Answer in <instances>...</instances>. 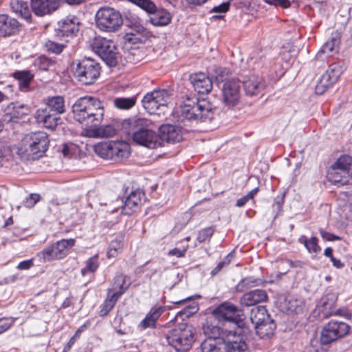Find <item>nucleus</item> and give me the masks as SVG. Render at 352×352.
I'll return each instance as SVG.
<instances>
[{
  "label": "nucleus",
  "instance_id": "de8ad7c7",
  "mask_svg": "<svg viewBox=\"0 0 352 352\" xmlns=\"http://www.w3.org/2000/svg\"><path fill=\"white\" fill-rule=\"evenodd\" d=\"M233 258V253L230 252L227 256H226L223 259L219 262L217 265L212 270L211 275L215 276L217 275L223 267H227L231 263V261Z\"/></svg>",
  "mask_w": 352,
  "mask_h": 352
},
{
  "label": "nucleus",
  "instance_id": "9b49d317",
  "mask_svg": "<svg viewBox=\"0 0 352 352\" xmlns=\"http://www.w3.org/2000/svg\"><path fill=\"white\" fill-rule=\"evenodd\" d=\"M150 14L149 21L155 26H164L170 22V14L165 10H157L151 0H128Z\"/></svg>",
  "mask_w": 352,
  "mask_h": 352
},
{
  "label": "nucleus",
  "instance_id": "473e14b6",
  "mask_svg": "<svg viewBox=\"0 0 352 352\" xmlns=\"http://www.w3.org/2000/svg\"><path fill=\"white\" fill-rule=\"evenodd\" d=\"M270 318H271L270 316L264 306L255 307L251 309L250 320L254 327L266 320L269 321Z\"/></svg>",
  "mask_w": 352,
  "mask_h": 352
},
{
  "label": "nucleus",
  "instance_id": "4c0bfd02",
  "mask_svg": "<svg viewBox=\"0 0 352 352\" xmlns=\"http://www.w3.org/2000/svg\"><path fill=\"white\" fill-rule=\"evenodd\" d=\"M118 299V297H116L111 293V289H108L107 297L101 305V309L99 311L100 316L104 317L107 316L113 309Z\"/></svg>",
  "mask_w": 352,
  "mask_h": 352
},
{
  "label": "nucleus",
  "instance_id": "58836bf2",
  "mask_svg": "<svg viewBox=\"0 0 352 352\" xmlns=\"http://www.w3.org/2000/svg\"><path fill=\"white\" fill-rule=\"evenodd\" d=\"M14 77L18 80L21 89L28 90L33 75L30 71H19L14 73Z\"/></svg>",
  "mask_w": 352,
  "mask_h": 352
},
{
  "label": "nucleus",
  "instance_id": "4468645a",
  "mask_svg": "<svg viewBox=\"0 0 352 352\" xmlns=\"http://www.w3.org/2000/svg\"><path fill=\"white\" fill-rule=\"evenodd\" d=\"M332 168L334 173H331V180L334 183L345 184L347 178L352 177V157L341 156L332 166Z\"/></svg>",
  "mask_w": 352,
  "mask_h": 352
},
{
  "label": "nucleus",
  "instance_id": "72a5a7b5",
  "mask_svg": "<svg viewBox=\"0 0 352 352\" xmlns=\"http://www.w3.org/2000/svg\"><path fill=\"white\" fill-rule=\"evenodd\" d=\"M256 334L261 338H270L274 335V331L276 328V323L274 320L272 318L269 319V321L266 320L264 322H262L259 325L255 326L254 327Z\"/></svg>",
  "mask_w": 352,
  "mask_h": 352
},
{
  "label": "nucleus",
  "instance_id": "6e6d98bb",
  "mask_svg": "<svg viewBox=\"0 0 352 352\" xmlns=\"http://www.w3.org/2000/svg\"><path fill=\"white\" fill-rule=\"evenodd\" d=\"M285 195L276 197L275 201L272 206L274 212V218L282 211V206L284 203Z\"/></svg>",
  "mask_w": 352,
  "mask_h": 352
},
{
  "label": "nucleus",
  "instance_id": "c03bdc74",
  "mask_svg": "<svg viewBox=\"0 0 352 352\" xmlns=\"http://www.w3.org/2000/svg\"><path fill=\"white\" fill-rule=\"evenodd\" d=\"M123 248V242L121 239L113 240L109 247L107 255L109 258L115 257L119 251Z\"/></svg>",
  "mask_w": 352,
  "mask_h": 352
},
{
  "label": "nucleus",
  "instance_id": "f8f14e48",
  "mask_svg": "<svg viewBox=\"0 0 352 352\" xmlns=\"http://www.w3.org/2000/svg\"><path fill=\"white\" fill-rule=\"evenodd\" d=\"M349 329L345 322L331 320L322 328L320 342L322 345H328L346 335Z\"/></svg>",
  "mask_w": 352,
  "mask_h": 352
},
{
  "label": "nucleus",
  "instance_id": "052dcab7",
  "mask_svg": "<svg viewBox=\"0 0 352 352\" xmlns=\"http://www.w3.org/2000/svg\"><path fill=\"white\" fill-rule=\"evenodd\" d=\"M197 310V308L196 306H186L184 309L178 312L177 316L181 317L184 316L185 317H190L191 315L194 314Z\"/></svg>",
  "mask_w": 352,
  "mask_h": 352
},
{
  "label": "nucleus",
  "instance_id": "cd10ccee",
  "mask_svg": "<svg viewBox=\"0 0 352 352\" xmlns=\"http://www.w3.org/2000/svg\"><path fill=\"white\" fill-rule=\"evenodd\" d=\"M162 306L155 307L151 309L146 317L140 322L139 327L142 329L147 328L154 329L156 327V322L164 311Z\"/></svg>",
  "mask_w": 352,
  "mask_h": 352
},
{
  "label": "nucleus",
  "instance_id": "dca6fc26",
  "mask_svg": "<svg viewBox=\"0 0 352 352\" xmlns=\"http://www.w3.org/2000/svg\"><path fill=\"white\" fill-rule=\"evenodd\" d=\"M34 118L38 124L51 130H54L62 123L60 116L45 107H41L36 111Z\"/></svg>",
  "mask_w": 352,
  "mask_h": 352
},
{
  "label": "nucleus",
  "instance_id": "0e129e2a",
  "mask_svg": "<svg viewBox=\"0 0 352 352\" xmlns=\"http://www.w3.org/2000/svg\"><path fill=\"white\" fill-rule=\"evenodd\" d=\"M186 252V248L179 249L177 248H175L170 250H169L168 254L169 256H175L178 258L184 257Z\"/></svg>",
  "mask_w": 352,
  "mask_h": 352
},
{
  "label": "nucleus",
  "instance_id": "a211bd4d",
  "mask_svg": "<svg viewBox=\"0 0 352 352\" xmlns=\"http://www.w3.org/2000/svg\"><path fill=\"white\" fill-rule=\"evenodd\" d=\"M241 81L243 85L246 95L250 96L258 95L265 87L263 79L255 74H250L248 76H245Z\"/></svg>",
  "mask_w": 352,
  "mask_h": 352
},
{
  "label": "nucleus",
  "instance_id": "f257e3e1",
  "mask_svg": "<svg viewBox=\"0 0 352 352\" xmlns=\"http://www.w3.org/2000/svg\"><path fill=\"white\" fill-rule=\"evenodd\" d=\"M76 121L87 127L98 126L104 118V102L98 98L86 96L79 98L72 106Z\"/></svg>",
  "mask_w": 352,
  "mask_h": 352
},
{
  "label": "nucleus",
  "instance_id": "ea45409f",
  "mask_svg": "<svg viewBox=\"0 0 352 352\" xmlns=\"http://www.w3.org/2000/svg\"><path fill=\"white\" fill-rule=\"evenodd\" d=\"M136 97L116 98L113 100L115 107L119 109L127 110L132 108L136 103Z\"/></svg>",
  "mask_w": 352,
  "mask_h": 352
},
{
  "label": "nucleus",
  "instance_id": "a18cd8bd",
  "mask_svg": "<svg viewBox=\"0 0 352 352\" xmlns=\"http://www.w3.org/2000/svg\"><path fill=\"white\" fill-rule=\"evenodd\" d=\"M54 63L52 60L44 56L38 57L34 62L35 66L42 71L47 70Z\"/></svg>",
  "mask_w": 352,
  "mask_h": 352
},
{
  "label": "nucleus",
  "instance_id": "5701e85b",
  "mask_svg": "<svg viewBox=\"0 0 352 352\" xmlns=\"http://www.w3.org/2000/svg\"><path fill=\"white\" fill-rule=\"evenodd\" d=\"M144 195V193L140 190L131 192L122 206V213L130 215L135 212L141 204Z\"/></svg>",
  "mask_w": 352,
  "mask_h": 352
},
{
  "label": "nucleus",
  "instance_id": "864d4df0",
  "mask_svg": "<svg viewBox=\"0 0 352 352\" xmlns=\"http://www.w3.org/2000/svg\"><path fill=\"white\" fill-rule=\"evenodd\" d=\"M331 85L330 83L324 78L322 76L320 78L319 81L316 85L315 91L317 94L321 95L324 94L327 89H329Z\"/></svg>",
  "mask_w": 352,
  "mask_h": 352
},
{
  "label": "nucleus",
  "instance_id": "c9c22d12",
  "mask_svg": "<svg viewBox=\"0 0 352 352\" xmlns=\"http://www.w3.org/2000/svg\"><path fill=\"white\" fill-rule=\"evenodd\" d=\"M10 5L12 12L19 14L21 17L26 20H29L31 18V14L26 2L22 0H12Z\"/></svg>",
  "mask_w": 352,
  "mask_h": 352
},
{
  "label": "nucleus",
  "instance_id": "09e8293b",
  "mask_svg": "<svg viewBox=\"0 0 352 352\" xmlns=\"http://www.w3.org/2000/svg\"><path fill=\"white\" fill-rule=\"evenodd\" d=\"M100 138H111L116 134L117 129L111 124L98 127Z\"/></svg>",
  "mask_w": 352,
  "mask_h": 352
},
{
  "label": "nucleus",
  "instance_id": "774afa93",
  "mask_svg": "<svg viewBox=\"0 0 352 352\" xmlns=\"http://www.w3.org/2000/svg\"><path fill=\"white\" fill-rule=\"evenodd\" d=\"M12 325V322H7L4 318H0V333L8 330Z\"/></svg>",
  "mask_w": 352,
  "mask_h": 352
},
{
  "label": "nucleus",
  "instance_id": "b1692460",
  "mask_svg": "<svg viewBox=\"0 0 352 352\" xmlns=\"http://www.w3.org/2000/svg\"><path fill=\"white\" fill-rule=\"evenodd\" d=\"M80 22L75 16H68L58 23V30L63 36H72L79 30Z\"/></svg>",
  "mask_w": 352,
  "mask_h": 352
},
{
  "label": "nucleus",
  "instance_id": "4d7b16f0",
  "mask_svg": "<svg viewBox=\"0 0 352 352\" xmlns=\"http://www.w3.org/2000/svg\"><path fill=\"white\" fill-rule=\"evenodd\" d=\"M228 352H249L245 340L228 347Z\"/></svg>",
  "mask_w": 352,
  "mask_h": 352
},
{
  "label": "nucleus",
  "instance_id": "603ef678",
  "mask_svg": "<svg viewBox=\"0 0 352 352\" xmlns=\"http://www.w3.org/2000/svg\"><path fill=\"white\" fill-rule=\"evenodd\" d=\"M214 233V229L212 227L206 228L200 230L197 234V239L200 243L208 241Z\"/></svg>",
  "mask_w": 352,
  "mask_h": 352
},
{
  "label": "nucleus",
  "instance_id": "6ab92c4d",
  "mask_svg": "<svg viewBox=\"0 0 352 352\" xmlns=\"http://www.w3.org/2000/svg\"><path fill=\"white\" fill-rule=\"evenodd\" d=\"M189 79L195 91L198 94H208L212 89L211 79L204 73L192 74L190 75Z\"/></svg>",
  "mask_w": 352,
  "mask_h": 352
},
{
  "label": "nucleus",
  "instance_id": "bb28decb",
  "mask_svg": "<svg viewBox=\"0 0 352 352\" xmlns=\"http://www.w3.org/2000/svg\"><path fill=\"white\" fill-rule=\"evenodd\" d=\"M130 285L131 280L129 277L120 274L114 277L112 287L108 289H111V293L120 298L129 288Z\"/></svg>",
  "mask_w": 352,
  "mask_h": 352
},
{
  "label": "nucleus",
  "instance_id": "13d9d810",
  "mask_svg": "<svg viewBox=\"0 0 352 352\" xmlns=\"http://www.w3.org/2000/svg\"><path fill=\"white\" fill-rule=\"evenodd\" d=\"M76 150V148L74 145H69L67 144H63L62 148V153L64 157L72 158L75 154Z\"/></svg>",
  "mask_w": 352,
  "mask_h": 352
},
{
  "label": "nucleus",
  "instance_id": "aec40b11",
  "mask_svg": "<svg viewBox=\"0 0 352 352\" xmlns=\"http://www.w3.org/2000/svg\"><path fill=\"white\" fill-rule=\"evenodd\" d=\"M59 6L58 0H31L33 12L39 16L51 14Z\"/></svg>",
  "mask_w": 352,
  "mask_h": 352
},
{
  "label": "nucleus",
  "instance_id": "2f4dec72",
  "mask_svg": "<svg viewBox=\"0 0 352 352\" xmlns=\"http://www.w3.org/2000/svg\"><path fill=\"white\" fill-rule=\"evenodd\" d=\"M284 309L289 314L303 313L306 309L305 300L302 298L291 297L285 300Z\"/></svg>",
  "mask_w": 352,
  "mask_h": 352
},
{
  "label": "nucleus",
  "instance_id": "f03ea898",
  "mask_svg": "<svg viewBox=\"0 0 352 352\" xmlns=\"http://www.w3.org/2000/svg\"><path fill=\"white\" fill-rule=\"evenodd\" d=\"M149 124L146 119L132 118L121 122L120 130L136 144L148 148H155L160 146V138L155 131L148 128Z\"/></svg>",
  "mask_w": 352,
  "mask_h": 352
},
{
  "label": "nucleus",
  "instance_id": "0eeeda50",
  "mask_svg": "<svg viewBox=\"0 0 352 352\" xmlns=\"http://www.w3.org/2000/svg\"><path fill=\"white\" fill-rule=\"evenodd\" d=\"M96 27L101 31L113 32L118 31L123 23L121 14L109 7L100 8L96 13Z\"/></svg>",
  "mask_w": 352,
  "mask_h": 352
},
{
  "label": "nucleus",
  "instance_id": "a878e982",
  "mask_svg": "<svg viewBox=\"0 0 352 352\" xmlns=\"http://www.w3.org/2000/svg\"><path fill=\"white\" fill-rule=\"evenodd\" d=\"M268 296L265 290L254 289L244 294L241 298V303L243 306L250 307L266 302Z\"/></svg>",
  "mask_w": 352,
  "mask_h": 352
},
{
  "label": "nucleus",
  "instance_id": "8fccbe9b",
  "mask_svg": "<svg viewBox=\"0 0 352 352\" xmlns=\"http://www.w3.org/2000/svg\"><path fill=\"white\" fill-rule=\"evenodd\" d=\"M45 47L48 52L58 54L63 52L65 45L49 40L45 43Z\"/></svg>",
  "mask_w": 352,
  "mask_h": 352
},
{
  "label": "nucleus",
  "instance_id": "c85d7f7f",
  "mask_svg": "<svg viewBox=\"0 0 352 352\" xmlns=\"http://www.w3.org/2000/svg\"><path fill=\"white\" fill-rule=\"evenodd\" d=\"M201 352H228L226 345L220 337H208L201 344Z\"/></svg>",
  "mask_w": 352,
  "mask_h": 352
},
{
  "label": "nucleus",
  "instance_id": "7c9ffc66",
  "mask_svg": "<svg viewBox=\"0 0 352 352\" xmlns=\"http://www.w3.org/2000/svg\"><path fill=\"white\" fill-rule=\"evenodd\" d=\"M340 44V38L338 35L327 41L316 55V60H324L323 55L331 56L338 52V47Z\"/></svg>",
  "mask_w": 352,
  "mask_h": 352
},
{
  "label": "nucleus",
  "instance_id": "79ce46f5",
  "mask_svg": "<svg viewBox=\"0 0 352 352\" xmlns=\"http://www.w3.org/2000/svg\"><path fill=\"white\" fill-rule=\"evenodd\" d=\"M151 94L155 96V100H156L158 103V106H160L164 111L165 109L167 107V103L169 99L168 91L166 90H157L153 91Z\"/></svg>",
  "mask_w": 352,
  "mask_h": 352
},
{
  "label": "nucleus",
  "instance_id": "4be33fe9",
  "mask_svg": "<svg viewBox=\"0 0 352 352\" xmlns=\"http://www.w3.org/2000/svg\"><path fill=\"white\" fill-rule=\"evenodd\" d=\"M4 120L8 122L13 121L14 119H19L30 113V107L25 104L19 102H11L5 108Z\"/></svg>",
  "mask_w": 352,
  "mask_h": 352
},
{
  "label": "nucleus",
  "instance_id": "f3484780",
  "mask_svg": "<svg viewBox=\"0 0 352 352\" xmlns=\"http://www.w3.org/2000/svg\"><path fill=\"white\" fill-rule=\"evenodd\" d=\"M158 137L160 138V146L163 142L168 143L179 142L182 140L180 126L172 124H164L160 127Z\"/></svg>",
  "mask_w": 352,
  "mask_h": 352
},
{
  "label": "nucleus",
  "instance_id": "1a4fd4ad",
  "mask_svg": "<svg viewBox=\"0 0 352 352\" xmlns=\"http://www.w3.org/2000/svg\"><path fill=\"white\" fill-rule=\"evenodd\" d=\"M91 47L93 50L110 67L118 63V51L115 43L103 37L94 39Z\"/></svg>",
  "mask_w": 352,
  "mask_h": 352
},
{
  "label": "nucleus",
  "instance_id": "37998d69",
  "mask_svg": "<svg viewBox=\"0 0 352 352\" xmlns=\"http://www.w3.org/2000/svg\"><path fill=\"white\" fill-rule=\"evenodd\" d=\"M226 328L219 327L218 325H212L211 324L207 323L206 326L204 327V331L206 334H208V337L218 338L221 337V333Z\"/></svg>",
  "mask_w": 352,
  "mask_h": 352
},
{
  "label": "nucleus",
  "instance_id": "a19ab883",
  "mask_svg": "<svg viewBox=\"0 0 352 352\" xmlns=\"http://www.w3.org/2000/svg\"><path fill=\"white\" fill-rule=\"evenodd\" d=\"M300 241L304 243L306 249L309 253L317 254L320 252L321 248L318 245V239L316 236H312L310 239H307L302 236L300 239Z\"/></svg>",
  "mask_w": 352,
  "mask_h": 352
},
{
  "label": "nucleus",
  "instance_id": "39448f33",
  "mask_svg": "<svg viewBox=\"0 0 352 352\" xmlns=\"http://www.w3.org/2000/svg\"><path fill=\"white\" fill-rule=\"evenodd\" d=\"M71 67L74 78L85 85L94 84L100 75V64L91 58L76 60Z\"/></svg>",
  "mask_w": 352,
  "mask_h": 352
},
{
  "label": "nucleus",
  "instance_id": "e433bc0d",
  "mask_svg": "<svg viewBox=\"0 0 352 352\" xmlns=\"http://www.w3.org/2000/svg\"><path fill=\"white\" fill-rule=\"evenodd\" d=\"M322 311L326 316H330L336 314L335 309L336 297L333 294H328L322 298L321 301Z\"/></svg>",
  "mask_w": 352,
  "mask_h": 352
},
{
  "label": "nucleus",
  "instance_id": "f704fd0d",
  "mask_svg": "<svg viewBox=\"0 0 352 352\" xmlns=\"http://www.w3.org/2000/svg\"><path fill=\"white\" fill-rule=\"evenodd\" d=\"M142 102L144 108L150 114L160 115L161 113H164L162 107L158 106V103L156 100H155V96H153L151 93H148L145 95Z\"/></svg>",
  "mask_w": 352,
  "mask_h": 352
},
{
  "label": "nucleus",
  "instance_id": "c756f323",
  "mask_svg": "<svg viewBox=\"0 0 352 352\" xmlns=\"http://www.w3.org/2000/svg\"><path fill=\"white\" fill-rule=\"evenodd\" d=\"M45 108L58 116L65 112V100L63 96H49L43 100Z\"/></svg>",
  "mask_w": 352,
  "mask_h": 352
},
{
  "label": "nucleus",
  "instance_id": "2eb2a0df",
  "mask_svg": "<svg viewBox=\"0 0 352 352\" xmlns=\"http://www.w3.org/2000/svg\"><path fill=\"white\" fill-rule=\"evenodd\" d=\"M222 97L226 106L237 105L241 98V80L232 79L226 81L222 87Z\"/></svg>",
  "mask_w": 352,
  "mask_h": 352
},
{
  "label": "nucleus",
  "instance_id": "7ed1b4c3",
  "mask_svg": "<svg viewBox=\"0 0 352 352\" xmlns=\"http://www.w3.org/2000/svg\"><path fill=\"white\" fill-rule=\"evenodd\" d=\"M217 111L214 105L206 99L187 98L177 111L179 120L211 121Z\"/></svg>",
  "mask_w": 352,
  "mask_h": 352
},
{
  "label": "nucleus",
  "instance_id": "393cba45",
  "mask_svg": "<svg viewBox=\"0 0 352 352\" xmlns=\"http://www.w3.org/2000/svg\"><path fill=\"white\" fill-rule=\"evenodd\" d=\"M19 30V23L16 19L7 15H0V36H7L14 34Z\"/></svg>",
  "mask_w": 352,
  "mask_h": 352
},
{
  "label": "nucleus",
  "instance_id": "680f3d73",
  "mask_svg": "<svg viewBox=\"0 0 352 352\" xmlns=\"http://www.w3.org/2000/svg\"><path fill=\"white\" fill-rule=\"evenodd\" d=\"M320 234L322 238L325 241H338V240L341 239L340 237H339L333 234H331L330 232H326L322 229H320Z\"/></svg>",
  "mask_w": 352,
  "mask_h": 352
},
{
  "label": "nucleus",
  "instance_id": "20e7f679",
  "mask_svg": "<svg viewBox=\"0 0 352 352\" xmlns=\"http://www.w3.org/2000/svg\"><path fill=\"white\" fill-rule=\"evenodd\" d=\"M49 143L50 140L45 132L38 131L27 134L20 143L17 154L22 159L35 160L47 150Z\"/></svg>",
  "mask_w": 352,
  "mask_h": 352
},
{
  "label": "nucleus",
  "instance_id": "3c124183",
  "mask_svg": "<svg viewBox=\"0 0 352 352\" xmlns=\"http://www.w3.org/2000/svg\"><path fill=\"white\" fill-rule=\"evenodd\" d=\"M230 8V2H223L221 4L214 6L211 12L218 13L219 14L214 15L212 17L214 19H222L223 17V14L226 13Z\"/></svg>",
  "mask_w": 352,
  "mask_h": 352
},
{
  "label": "nucleus",
  "instance_id": "338daca9",
  "mask_svg": "<svg viewBox=\"0 0 352 352\" xmlns=\"http://www.w3.org/2000/svg\"><path fill=\"white\" fill-rule=\"evenodd\" d=\"M89 129H86L85 135L89 138H100V133L98 127H89Z\"/></svg>",
  "mask_w": 352,
  "mask_h": 352
},
{
  "label": "nucleus",
  "instance_id": "bf43d9fd",
  "mask_svg": "<svg viewBox=\"0 0 352 352\" xmlns=\"http://www.w3.org/2000/svg\"><path fill=\"white\" fill-rule=\"evenodd\" d=\"M326 72L329 73V74H331L332 76H336V79H338L339 76L342 72V70L338 64L333 63L329 66Z\"/></svg>",
  "mask_w": 352,
  "mask_h": 352
},
{
  "label": "nucleus",
  "instance_id": "9d476101",
  "mask_svg": "<svg viewBox=\"0 0 352 352\" xmlns=\"http://www.w3.org/2000/svg\"><path fill=\"white\" fill-rule=\"evenodd\" d=\"M74 245L75 240L73 239H62L44 248L38 253V256L45 262L61 259L68 254L70 249Z\"/></svg>",
  "mask_w": 352,
  "mask_h": 352
},
{
  "label": "nucleus",
  "instance_id": "e2e57ef3",
  "mask_svg": "<svg viewBox=\"0 0 352 352\" xmlns=\"http://www.w3.org/2000/svg\"><path fill=\"white\" fill-rule=\"evenodd\" d=\"M34 265L33 260L29 259L20 262L16 268L19 270H27Z\"/></svg>",
  "mask_w": 352,
  "mask_h": 352
},
{
  "label": "nucleus",
  "instance_id": "ddd939ff",
  "mask_svg": "<svg viewBox=\"0 0 352 352\" xmlns=\"http://www.w3.org/2000/svg\"><path fill=\"white\" fill-rule=\"evenodd\" d=\"M241 310L233 303L226 301L213 309L212 314L219 322H230L233 325L240 323Z\"/></svg>",
  "mask_w": 352,
  "mask_h": 352
},
{
  "label": "nucleus",
  "instance_id": "423d86ee",
  "mask_svg": "<svg viewBox=\"0 0 352 352\" xmlns=\"http://www.w3.org/2000/svg\"><path fill=\"white\" fill-rule=\"evenodd\" d=\"M195 328L188 324L181 323L166 335L168 343L177 351H186L195 340Z\"/></svg>",
  "mask_w": 352,
  "mask_h": 352
},
{
  "label": "nucleus",
  "instance_id": "5fc2aeb1",
  "mask_svg": "<svg viewBox=\"0 0 352 352\" xmlns=\"http://www.w3.org/2000/svg\"><path fill=\"white\" fill-rule=\"evenodd\" d=\"M41 196L36 193H32L23 201V206L26 208H32L38 201Z\"/></svg>",
  "mask_w": 352,
  "mask_h": 352
},
{
  "label": "nucleus",
  "instance_id": "412c9836",
  "mask_svg": "<svg viewBox=\"0 0 352 352\" xmlns=\"http://www.w3.org/2000/svg\"><path fill=\"white\" fill-rule=\"evenodd\" d=\"M220 338L223 340L227 349L232 345L239 343V342L245 340L243 330L239 324L234 325L230 329H226L223 330Z\"/></svg>",
  "mask_w": 352,
  "mask_h": 352
},
{
  "label": "nucleus",
  "instance_id": "69168bd1",
  "mask_svg": "<svg viewBox=\"0 0 352 352\" xmlns=\"http://www.w3.org/2000/svg\"><path fill=\"white\" fill-rule=\"evenodd\" d=\"M256 281L257 280L255 279H252L251 278H246L241 280V282L238 285V287H252L256 285Z\"/></svg>",
  "mask_w": 352,
  "mask_h": 352
},
{
  "label": "nucleus",
  "instance_id": "6e6552de",
  "mask_svg": "<svg viewBox=\"0 0 352 352\" xmlns=\"http://www.w3.org/2000/svg\"><path fill=\"white\" fill-rule=\"evenodd\" d=\"M94 150L100 157L115 161L126 158L130 155L129 146L122 141L100 142L94 146Z\"/></svg>",
  "mask_w": 352,
  "mask_h": 352
},
{
  "label": "nucleus",
  "instance_id": "49530a36",
  "mask_svg": "<svg viewBox=\"0 0 352 352\" xmlns=\"http://www.w3.org/2000/svg\"><path fill=\"white\" fill-rule=\"evenodd\" d=\"M98 266V256H95L87 260L86 267L82 269L81 273L85 276L87 272H94Z\"/></svg>",
  "mask_w": 352,
  "mask_h": 352
}]
</instances>
